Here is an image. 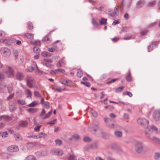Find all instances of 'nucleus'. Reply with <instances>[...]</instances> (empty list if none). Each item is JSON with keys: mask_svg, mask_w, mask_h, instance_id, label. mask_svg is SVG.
<instances>
[{"mask_svg": "<svg viewBox=\"0 0 160 160\" xmlns=\"http://www.w3.org/2000/svg\"><path fill=\"white\" fill-rule=\"evenodd\" d=\"M2 71L6 74L8 78H10L14 75V70L12 67L6 66L2 69Z\"/></svg>", "mask_w": 160, "mask_h": 160, "instance_id": "f257e3e1", "label": "nucleus"}, {"mask_svg": "<svg viewBox=\"0 0 160 160\" xmlns=\"http://www.w3.org/2000/svg\"><path fill=\"white\" fill-rule=\"evenodd\" d=\"M135 151L138 153H141L144 147V144L142 142L136 141L135 142Z\"/></svg>", "mask_w": 160, "mask_h": 160, "instance_id": "f03ea898", "label": "nucleus"}, {"mask_svg": "<svg viewBox=\"0 0 160 160\" xmlns=\"http://www.w3.org/2000/svg\"><path fill=\"white\" fill-rule=\"evenodd\" d=\"M1 53L4 57H8L11 54L10 50L7 48H2L1 49Z\"/></svg>", "mask_w": 160, "mask_h": 160, "instance_id": "7ed1b4c3", "label": "nucleus"}, {"mask_svg": "<svg viewBox=\"0 0 160 160\" xmlns=\"http://www.w3.org/2000/svg\"><path fill=\"white\" fill-rule=\"evenodd\" d=\"M27 85L30 88H32L34 83L33 78L31 77L28 76L26 78Z\"/></svg>", "mask_w": 160, "mask_h": 160, "instance_id": "20e7f679", "label": "nucleus"}, {"mask_svg": "<svg viewBox=\"0 0 160 160\" xmlns=\"http://www.w3.org/2000/svg\"><path fill=\"white\" fill-rule=\"evenodd\" d=\"M153 119L156 121L160 120V111L159 110H155L154 111L152 115Z\"/></svg>", "mask_w": 160, "mask_h": 160, "instance_id": "39448f33", "label": "nucleus"}, {"mask_svg": "<svg viewBox=\"0 0 160 160\" xmlns=\"http://www.w3.org/2000/svg\"><path fill=\"white\" fill-rule=\"evenodd\" d=\"M137 122L138 124H140L142 126H147L148 125L149 121L145 118H140L137 120Z\"/></svg>", "mask_w": 160, "mask_h": 160, "instance_id": "423d86ee", "label": "nucleus"}, {"mask_svg": "<svg viewBox=\"0 0 160 160\" xmlns=\"http://www.w3.org/2000/svg\"><path fill=\"white\" fill-rule=\"evenodd\" d=\"M50 152L52 154L56 155H62L63 154L62 151L58 149H52L51 150Z\"/></svg>", "mask_w": 160, "mask_h": 160, "instance_id": "0eeeda50", "label": "nucleus"}, {"mask_svg": "<svg viewBox=\"0 0 160 160\" xmlns=\"http://www.w3.org/2000/svg\"><path fill=\"white\" fill-rule=\"evenodd\" d=\"M8 150L10 152H13L18 151L19 148L18 146L16 145H12L8 147Z\"/></svg>", "mask_w": 160, "mask_h": 160, "instance_id": "6e6552de", "label": "nucleus"}, {"mask_svg": "<svg viewBox=\"0 0 160 160\" xmlns=\"http://www.w3.org/2000/svg\"><path fill=\"white\" fill-rule=\"evenodd\" d=\"M16 77L17 79L19 81H21L23 79L24 76L23 74L20 72H17L16 74Z\"/></svg>", "mask_w": 160, "mask_h": 160, "instance_id": "1a4fd4ad", "label": "nucleus"}, {"mask_svg": "<svg viewBox=\"0 0 160 160\" xmlns=\"http://www.w3.org/2000/svg\"><path fill=\"white\" fill-rule=\"evenodd\" d=\"M118 12V9L116 7H115L114 8L113 11L109 12V14L112 17H114L117 14Z\"/></svg>", "mask_w": 160, "mask_h": 160, "instance_id": "9d476101", "label": "nucleus"}, {"mask_svg": "<svg viewBox=\"0 0 160 160\" xmlns=\"http://www.w3.org/2000/svg\"><path fill=\"white\" fill-rule=\"evenodd\" d=\"M23 35L27 38L30 39H32L33 38L34 34L31 33H24Z\"/></svg>", "mask_w": 160, "mask_h": 160, "instance_id": "9b49d317", "label": "nucleus"}, {"mask_svg": "<svg viewBox=\"0 0 160 160\" xmlns=\"http://www.w3.org/2000/svg\"><path fill=\"white\" fill-rule=\"evenodd\" d=\"M41 63L43 65L50 68H54V66L52 64H50L49 62L42 61Z\"/></svg>", "mask_w": 160, "mask_h": 160, "instance_id": "f8f14e48", "label": "nucleus"}, {"mask_svg": "<svg viewBox=\"0 0 160 160\" xmlns=\"http://www.w3.org/2000/svg\"><path fill=\"white\" fill-rule=\"evenodd\" d=\"M14 137L16 141H21L22 140V138L19 133L14 134Z\"/></svg>", "mask_w": 160, "mask_h": 160, "instance_id": "ddd939ff", "label": "nucleus"}, {"mask_svg": "<svg viewBox=\"0 0 160 160\" xmlns=\"http://www.w3.org/2000/svg\"><path fill=\"white\" fill-rule=\"evenodd\" d=\"M65 64V61L64 58H62L58 62L57 64V66L58 67L60 68L61 67L63 64Z\"/></svg>", "mask_w": 160, "mask_h": 160, "instance_id": "4468645a", "label": "nucleus"}, {"mask_svg": "<svg viewBox=\"0 0 160 160\" xmlns=\"http://www.w3.org/2000/svg\"><path fill=\"white\" fill-rule=\"evenodd\" d=\"M25 92L27 95V98H28L29 97L31 98L32 96V93L31 91L28 89H26L25 90Z\"/></svg>", "mask_w": 160, "mask_h": 160, "instance_id": "2eb2a0df", "label": "nucleus"}, {"mask_svg": "<svg viewBox=\"0 0 160 160\" xmlns=\"http://www.w3.org/2000/svg\"><path fill=\"white\" fill-rule=\"evenodd\" d=\"M109 127L114 129H119L121 128V127L118 125H114L112 123L109 125Z\"/></svg>", "mask_w": 160, "mask_h": 160, "instance_id": "dca6fc26", "label": "nucleus"}, {"mask_svg": "<svg viewBox=\"0 0 160 160\" xmlns=\"http://www.w3.org/2000/svg\"><path fill=\"white\" fill-rule=\"evenodd\" d=\"M114 134L116 137L118 138L121 137L122 135V132L118 131H115L114 132Z\"/></svg>", "mask_w": 160, "mask_h": 160, "instance_id": "f3484780", "label": "nucleus"}, {"mask_svg": "<svg viewBox=\"0 0 160 160\" xmlns=\"http://www.w3.org/2000/svg\"><path fill=\"white\" fill-rule=\"evenodd\" d=\"M33 65L34 66V69L35 70V72L36 73L38 74L39 73V70L38 69L36 63L35 62H33Z\"/></svg>", "mask_w": 160, "mask_h": 160, "instance_id": "a211bd4d", "label": "nucleus"}, {"mask_svg": "<svg viewBox=\"0 0 160 160\" xmlns=\"http://www.w3.org/2000/svg\"><path fill=\"white\" fill-rule=\"evenodd\" d=\"M128 73L126 76V79L128 81H130L132 80V78L131 76V73L130 72V70H129Z\"/></svg>", "mask_w": 160, "mask_h": 160, "instance_id": "6ab92c4d", "label": "nucleus"}, {"mask_svg": "<svg viewBox=\"0 0 160 160\" xmlns=\"http://www.w3.org/2000/svg\"><path fill=\"white\" fill-rule=\"evenodd\" d=\"M132 37V33H128L126 34L124 37V40H128L131 38Z\"/></svg>", "mask_w": 160, "mask_h": 160, "instance_id": "aec40b11", "label": "nucleus"}, {"mask_svg": "<svg viewBox=\"0 0 160 160\" xmlns=\"http://www.w3.org/2000/svg\"><path fill=\"white\" fill-rule=\"evenodd\" d=\"M34 66L33 65V62H32V66L28 67L26 69L27 71L29 72H31L34 70Z\"/></svg>", "mask_w": 160, "mask_h": 160, "instance_id": "412c9836", "label": "nucleus"}, {"mask_svg": "<svg viewBox=\"0 0 160 160\" xmlns=\"http://www.w3.org/2000/svg\"><path fill=\"white\" fill-rule=\"evenodd\" d=\"M28 125V122L26 121H22L19 124V126L24 127Z\"/></svg>", "mask_w": 160, "mask_h": 160, "instance_id": "4be33fe9", "label": "nucleus"}, {"mask_svg": "<svg viewBox=\"0 0 160 160\" xmlns=\"http://www.w3.org/2000/svg\"><path fill=\"white\" fill-rule=\"evenodd\" d=\"M9 109L11 112H13L17 108L14 105H11L9 106Z\"/></svg>", "mask_w": 160, "mask_h": 160, "instance_id": "5701e85b", "label": "nucleus"}, {"mask_svg": "<svg viewBox=\"0 0 160 160\" xmlns=\"http://www.w3.org/2000/svg\"><path fill=\"white\" fill-rule=\"evenodd\" d=\"M107 19L104 18H102L100 21V23L101 25H105L107 23Z\"/></svg>", "mask_w": 160, "mask_h": 160, "instance_id": "b1692460", "label": "nucleus"}, {"mask_svg": "<svg viewBox=\"0 0 160 160\" xmlns=\"http://www.w3.org/2000/svg\"><path fill=\"white\" fill-rule=\"evenodd\" d=\"M47 137V134L43 132H41L39 134V138H46Z\"/></svg>", "mask_w": 160, "mask_h": 160, "instance_id": "393cba45", "label": "nucleus"}, {"mask_svg": "<svg viewBox=\"0 0 160 160\" xmlns=\"http://www.w3.org/2000/svg\"><path fill=\"white\" fill-rule=\"evenodd\" d=\"M18 103L21 105H24L26 104V102L25 100L22 99V100H18L17 101Z\"/></svg>", "mask_w": 160, "mask_h": 160, "instance_id": "a878e982", "label": "nucleus"}, {"mask_svg": "<svg viewBox=\"0 0 160 160\" xmlns=\"http://www.w3.org/2000/svg\"><path fill=\"white\" fill-rule=\"evenodd\" d=\"M25 160H36V159L33 156L30 155L26 158Z\"/></svg>", "mask_w": 160, "mask_h": 160, "instance_id": "bb28decb", "label": "nucleus"}, {"mask_svg": "<svg viewBox=\"0 0 160 160\" xmlns=\"http://www.w3.org/2000/svg\"><path fill=\"white\" fill-rule=\"evenodd\" d=\"M33 52L37 54H39L40 52V49L37 47H34L33 48Z\"/></svg>", "mask_w": 160, "mask_h": 160, "instance_id": "cd10ccee", "label": "nucleus"}, {"mask_svg": "<svg viewBox=\"0 0 160 160\" xmlns=\"http://www.w3.org/2000/svg\"><path fill=\"white\" fill-rule=\"evenodd\" d=\"M38 104L37 102L36 101H34L32 102L31 103L29 104L28 106L29 107H34L36 106Z\"/></svg>", "mask_w": 160, "mask_h": 160, "instance_id": "c85d7f7f", "label": "nucleus"}, {"mask_svg": "<svg viewBox=\"0 0 160 160\" xmlns=\"http://www.w3.org/2000/svg\"><path fill=\"white\" fill-rule=\"evenodd\" d=\"M38 109L36 108H30L28 109V111L31 113H35L37 112Z\"/></svg>", "mask_w": 160, "mask_h": 160, "instance_id": "c756f323", "label": "nucleus"}, {"mask_svg": "<svg viewBox=\"0 0 160 160\" xmlns=\"http://www.w3.org/2000/svg\"><path fill=\"white\" fill-rule=\"evenodd\" d=\"M92 128V130H91L92 132H93V131H94V132H96L99 129L98 126L97 125L95 124L93 125Z\"/></svg>", "mask_w": 160, "mask_h": 160, "instance_id": "7c9ffc66", "label": "nucleus"}, {"mask_svg": "<svg viewBox=\"0 0 160 160\" xmlns=\"http://www.w3.org/2000/svg\"><path fill=\"white\" fill-rule=\"evenodd\" d=\"M91 139L88 136H85L83 138V140L84 142H89L91 141Z\"/></svg>", "mask_w": 160, "mask_h": 160, "instance_id": "2f4dec72", "label": "nucleus"}, {"mask_svg": "<svg viewBox=\"0 0 160 160\" xmlns=\"http://www.w3.org/2000/svg\"><path fill=\"white\" fill-rule=\"evenodd\" d=\"M156 3L155 1H153L148 2L147 5V6L148 7H153Z\"/></svg>", "mask_w": 160, "mask_h": 160, "instance_id": "473e14b6", "label": "nucleus"}, {"mask_svg": "<svg viewBox=\"0 0 160 160\" xmlns=\"http://www.w3.org/2000/svg\"><path fill=\"white\" fill-rule=\"evenodd\" d=\"M90 113L94 117H97L98 116V113L96 112L92 109L90 111Z\"/></svg>", "mask_w": 160, "mask_h": 160, "instance_id": "72a5a7b5", "label": "nucleus"}, {"mask_svg": "<svg viewBox=\"0 0 160 160\" xmlns=\"http://www.w3.org/2000/svg\"><path fill=\"white\" fill-rule=\"evenodd\" d=\"M145 3L144 0H140L137 3V5L138 7H140L143 5Z\"/></svg>", "mask_w": 160, "mask_h": 160, "instance_id": "f704fd0d", "label": "nucleus"}, {"mask_svg": "<svg viewBox=\"0 0 160 160\" xmlns=\"http://www.w3.org/2000/svg\"><path fill=\"white\" fill-rule=\"evenodd\" d=\"M82 75V73L81 70L79 69L78 70V72L77 73V76L79 78H81Z\"/></svg>", "mask_w": 160, "mask_h": 160, "instance_id": "c9c22d12", "label": "nucleus"}, {"mask_svg": "<svg viewBox=\"0 0 160 160\" xmlns=\"http://www.w3.org/2000/svg\"><path fill=\"white\" fill-rule=\"evenodd\" d=\"M0 42L6 45H8V42L7 39H1Z\"/></svg>", "mask_w": 160, "mask_h": 160, "instance_id": "e433bc0d", "label": "nucleus"}, {"mask_svg": "<svg viewBox=\"0 0 160 160\" xmlns=\"http://www.w3.org/2000/svg\"><path fill=\"white\" fill-rule=\"evenodd\" d=\"M151 128L153 131H154L156 133H158V128L154 125H152L151 126Z\"/></svg>", "mask_w": 160, "mask_h": 160, "instance_id": "4c0bfd02", "label": "nucleus"}, {"mask_svg": "<svg viewBox=\"0 0 160 160\" xmlns=\"http://www.w3.org/2000/svg\"><path fill=\"white\" fill-rule=\"evenodd\" d=\"M27 25L28 28L29 30H32L33 28V25L32 23L30 22H28Z\"/></svg>", "mask_w": 160, "mask_h": 160, "instance_id": "58836bf2", "label": "nucleus"}, {"mask_svg": "<svg viewBox=\"0 0 160 160\" xmlns=\"http://www.w3.org/2000/svg\"><path fill=\"white\" fill-rule=\"evenodd\" d=\"M8 133L6 132H0V136H1L2 137L5 138L8 136Z\"/></svg>", "mask_w": 160, "mask_h": 160, "instance_id": "ea45409f", "label": "nucleus"}, {"mask_svg": "<svg viewBox=\"0 0 160 160\" xmlns=\"http://www.w3.org/2000/svg\"><path fill=\"white\" fill-rule=\"evenodd\" d=\"M56 144L57 145H60L62 144V141L59 139H57L55 140Z\"/></svg>", "mask_w": 160, "mask_h": 160, "instance_id": "a19ab883", "label": "nucleus"}, {"mask_svg": "<svg viewBox=\"0 0 160 160\" xmlns=\"http://www.w3.org/2000/svg\"><path fill=\"white\" fill-rule=\"evenodd\" d=\"M7 88L8 92L9 93H11L12 92L13 89L12 86L9 85L7 87Z\"/></svg>", "mask_w": 160, "mask_h": 160, "instance_id": "79ce46f5", "label": "nucleus"}, {"mask_svg": "<svg viewBox=\"0 0 160 160\" xmlns=\"http://www.w3.org/2000/svg\"><path fill=\"white\" fill-rule=\"evenodd\" d=\"M52 113V111L51 110L47 114L45 117L43 118V119H44L46 118H48L51 115Z\"/></svg>", "mask_w": 160, "mask_h": 160, "instance_id": "37998d69", "label": "nucleus"}, {"mask_svg": "<svg viewBox=\"0 0 160 160\" xmlns=\"http://www.w3.org/2000/svg\"><path fill=\"white\" fill-rule=\"evenodd\" d=\"M154 158L155 160H158L160 158V153H155L154 156Z\"/></svg>", "mask_w": 160, "mask_h": 160, "instance_id": "c03bdc74", "label": "nucleus"}, {"mask_svg": "<svg viewBox=\"0 0 160 160\" xmlns=\"http://www.w3.org/2000/svg\"><path fill=\"white\" fill-rule=\"evenodd\" d=\"M92 23L93 25L95 27H97L99 26L98 23L94 19H92Z\"/></svg>", "mask_w": 160, "mask_h": 160, "instance_id": "a18cd8bd", "label": "nucleus"}, {"mask_svg": "<svg viewBox=\"0 0 160 160\" xmlns=\"http://www.w3.org/2000/svg\"><path fill=\"white\" fill-rule=\"evenodd\" d=\"M3 120L6 121H8L10 120V118L8 116L3 115Z\"/></svg>", "mask_w": 160, "mask_h": 160, "instance_id": "49530a36", "label": "nucleus"}, {"mask_svg": "<svg viewBox=\"0 0 160 160\" xmlns=\"http://www.w3.org/2000/svg\"><path fill=\"white\" fill-rule=\"evenodd\" d=\"M13 54L15 57V59H16L18 56V51L16 50H14L13 52Z\"/></svg>", "mask_w": 160, "mask_h": 160, "instance_id": "de8ad7c7", "label": "nucleus"}, {"mask_svg": "<svg viewBox=\"0 0 160 160\" xmlns=\"http://www.w3.org/2000/svg\"><path fill=\"white\" fill-rule=\"evenodd\" d=\"M124 88V87H120L118 88H117L116 90V92L117 93L119 92L122 91L123 90V89Z\"/></svg>", "mask_w": 160, "mask_h": 160, "instance_id": "09e8293b", "label": "nucleus"}, {"mask_svg": "<svg viewBox=\"0 0 160 160\" xmlns=\"http://www.w3.org/2000/svg\"><path fill=\"white\" fill-rule=\"evenodd\" d=\"M42 61L44 62H49V63H52V60L50 58L44 59Z\"/></svg>", "mask_w": 160, "mask_h": 160, "instance_id": "8fccbe9b", "label": "nucleus"}, {"mask_svg": "<svg viewBox=\"0 0 160 160\" xmlns=\"http://www.w3.org/2000/svg\"><path fill=\"white\" fill-rule=\"evenodd\" d=\"M44 107L47 108H50L49 102H45L44 103Z\"/></svg>", "mask_w": 160, "mask_h": 160, "instance_id": "3c124183", "label": "nucleus"}, {"mask_svg": "<svg viewBox=\"0 0 160 160\" xmlns=\"http://www.w3.org/2000/svg\"><path fill=\"white\" fill-rule=\"evenodd\" d=\"M5 75L2 73L0 72V81H2L3 80L5 79Z\"/></svg>", "mask_w": 160, "mask_h": 160, "instance_id": "603ef678", "label": "nucleus"}, {"mask_svg": "<svg viewBox=\"0 0 160 160\" xmlns=\"http://www.w3.org/2000/svg\"><path fill=\"white\" fill-rule=\"evenodd\" d=\"M34 94L35 96L36 97L41 98V96L39 94V92L37 91H35L34 92Z\"/></svg>", "mask_w": 160, "mask_h": 160, "instance_id": "864d4df0", "label": "nucleus"}, {"mask_svg": "<svg viewBox=\"0 0 160 160\" xmlns=\"http://www.w3.org/2000/svg\"><path fill=\"white\" fill-rule=\"evenodd\" d=\"M75 157L73 154L70 155L68 158V160H75Z\"/></svg>", "mask_w": 160, "mask_h": 160, "instance_id": "5fc2aeb1", "label": "nucleus"}, {"mask_svg": "<svg viewBox=\"0 0 160 160\" xmlns=\"http://www.w3.org/2000/svg\"><path fill=\"white\" fill-rule=\"evenodd\" d=\"M57 120L56 119H54L52 121L50 122H48V124H50L51 126L54 125L55 123Z\"/></svg>", "mask_w": 160, "mask_h": 160, "instance_id": "6e6d98bb", "label": "nucleus"}, {"mask_svg": "<svg viewBox=\"0 0 160 160\" xmlns=\"http://www.w3.org/2000/svg\"><path fill=\"white\" fill-rule=\"evenodd\" d=\"M118 80V78L113 79L109 81L108 82H107V83L108 84H109L112 83H113V82H115L116 81Z\"/></svg>", "mask_w": 160, "mask_h": 160, "instance_id": "4d7b16f0", "label": "nucleus"}, {"mask_svg": "<svg viewBox=\"0 0 160 160\" xmlns=\"http://www.w3.org/2000/svg\"><path fill=\"white\" fill-rule=\"evenodd\" d=\"M49 40V38L48 35L46 36L44 38L42 39V41H47Z\"/></svg>", "mask_w": 160, "mask_h": 160, "instance_id": "13d9d810", "label": "nucleus"}, {"mask_svg": "<svg viewBox=\"0 0 160 160\" xmlns=\"http://www.w3.org/2000/svg\"><path fill=\"white\" fill-rule=\"evenodd\" d=\"M72 138L74 139H78L79 138V135L78 134H75L72 136Z\"/></svg>", "mask_w": 160, "mask_h": 160, "instance_id": "bf43d9fd", "label": "nucleus"}, {"mask_svg": "<svg viewBox=\"0 0 160 160\" xmlns=\"http://www.w3.org/2000/svg\"><path fill=\"white\" fill-rule=\"evenodd\" d=\"M41 127V125H39L35 127L34 128V130L36 132H39L40 131V129Z\"/></svg>", "mask_w": 160, "mask_h": 160, "instance_id": "052dcab7", "label": "nucleus"}, {"mask_svg": "<svg viewBox=\"0 0 160 160\" xmlns=\"http://www.w3.org/2000/svg\"><path fill=\"white\" fill-rule=\"evenodd\" d=\"M14 95V93L10 95L8 97H7V100H9L11 99H12Z\"/></svg>", "mask_w": 160, "mask_h": 160, "instance_id": "680f3d73", "label": "nucleus"}, {"mask_svg": "<svg viewBox=\"0 0 160 160\" xmlns=\"http://www.w3.org/2000/svg\"><path fill=\"white\" fill-rule=\"evenodd\" d=\"M120 22V21L119 20H115L113 22L112 24L114 26L116 24L119 23Z\"/></svg>", "mask_w": 160, "mask_h": 160, "instance_id": "e2e57ef3", "label": "nucleus"}, {"mask_svg": "<svg viewBox=\"0 0 160 160\" xmlns=\"http://www.w3.org/2000/svg\"><path fill=\"white\" fill-rule=\"evenodd\" d=\"M95 8L96 9L101 11H103L104 9V8L103 7H100L99 8Z\"/></svg>", "mask_w": 160, "mask_h": 160, "instance_id": "0e129e2a", "label": "nucleus"}, {"mask_svg": "<svg viewBox=\"0 0 160 160\" xmlns=\"http://www.w3.org/2000/svg\"><path fill=\"white\" fill-rule=\"evenodd\" d=\"M148 32V31L146 30H144L141 32V34L142 35H144Z\"/></svg>", "mask_w": 160, "mask_h": 160, "instance_id": "69168bd1", "label": "nucleus"}, {"mask_svg": "<svg viewBox=\"0 0 160 160\" xmlns=\"http://www.w3.org/2000/svg\"><path fill=\"white\" fill-rule=\"evenodd\" d=\"M124 118L126 119H128L129 118V116L127 114L125 113L124 114Z\"/></svg>", "mask_w": 160, "mask_h": 160, "instance_id": "338daca9", "label": "nucleus"}, {"mask_svg": "<svg viewBox=\"0 0 160 160\" xmlns=\"http://www.w3.org/2000/svg\"><path fill=\"white\" fill-rule=\"evenodd\" d=\"M66 82L67 84V85L68 86H71V81L70 80H66Z\"/></svg>", "mask_w": 160, "mask_h": 160, "instance_id": "774afa93", "label": "nucleus"}]
</instances>
